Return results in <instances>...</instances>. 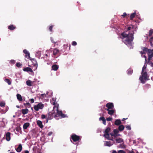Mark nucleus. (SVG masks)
Masks as SVG:
<instances>
[{"instance_id":"f257e3e1","label":"nucleus","mask_w":153,"mask_h":153,"mask_svg":"<svg viewBox=\"0 0 153 153\" xmlns=\"http://www.w3.org/2000/svg\"><path fill=\"white\" fill-rule=\"evenodd\" d=\"M134 27V25H131L130 26L125 28V31L121 34L120 38L122 41L128 46L132 45V42L134 39V31L136 30Z\"/></svg>"},{"instance_id":"f03ea898","label":"nucleus","mask_w":153,"mask_h":153,"mask_svg":"<svg viewBox=\"0 0 153 153\" xmlns=\"http://www.w3.org/2000/svg\"><path fill=\"white\" fill-rule=\"evenodd\" d=\"M149 76L146 71L141 72V75L140 76L139 79L141 83L144 84L146 80H148Z\"/></svg>"},{"instance_id":"7ed1b4c3","label":"nucleus","mask_w":153,"mask_h":153,"mask_svg":"<svg viewBox=\"0 0 153 153\" xmlns=\"http://www.w3.org/2000/svg\"><path fill=\"white\" fill-rule=\"evenodd\" d=\"M81 137L78 136L75 134H73L71 136L70 139H72L74 142H76L81 140Z\"/></svg>"},{"instance_id":"20e7f679","label":"nucleus","mask_w":153,"mask_h":153,"mask_svg":"<svg viewBox=\"0 0 153 153\" xmlns=\"http://www.w3.org/2000/svg\"><path fill=\"white\" fill-rule=\"evenodd\" d=\"M56 108L57 113L59 116H61V118H64L66 117V115L63 114L62 111L59 110L58 106H54L53 108L55 109Z\"/></svg>"},{"instance_id":"39448f33","label":"nucleus","mask_w":153,"mask_h":153,"mask_svg":"<svg viewBox=\"0 0 153 153\" xmlns=\"http://www.w3.org/2000/svg\"><path fill=\"white\" fill-rule=\"evenodd\" d=\"M111 128L109 127H107L104 132V136L105 137H108L109 136V133L111 131Z\"/></svg>"},{"instance_id":"423d86ee","label":"nucleus","mask_w":153,"mask_h":153,"mask_svg":"<svg viewBox=\"0 0 153 153\" xmlns=\"http://www.w3.org/2000/svg\"><path fill=\"white\" fill-rule=\"evenodd\" d=\"M149 36H152L151 37L150 40L149 42L151 45V46L152 45V42L153 41V30H150L149 32Z\"/></svg>"},{"instance_id":"0eeeda50","label":"nucleus","mask_w":153,"mask_h":153,"mask_svg":"<svg viewBox=\"0 0 153 153\" xmlns=\"http://www.w3.org/2000/svg\"><path fill=\"white\" fill-rule=\"evenodd\" d=\"M106 106L107 108V109H113L114 107V104L112 102H109L106 104Z\"/></svg>"},{"instance_id":"6e6552de","label":"nucleus","mask_w":153,"mask_h":153,"mask_svg":"<svg viewBox=\"0 0 153 153\" xmlns=\"http://www.w3.org/2000/svg\"><path fill=\"white\" fill-rule=\"evenodd\" d=\"M33 63V65L36 68L37 67V63L36 59H32L31 58L30 59Z\"/></svg>"},{"instance_id":"1a4fd4ad","label":"nucleus","mask_w":153,"mask_h":153,"mask_svg":"<svg viewBox=\"0 0 153 153\" xmlns=\"http://www.w3.org/2000/svg\"><path fill=\"white\" fill-rule=\"evenodd\" d=\"M53 112H49L48 113V118L47 120V123L48 122V120H51L52 119L53 116Z\"/></svg>"},{"instance_id":"9d476101","label":"nucleus","mask_w":153,"mask_h":153,"mask_svg":"<svg viewBox=\"0 0 153 153\" xmlns=\"http://www.w3.org/2000/svg\"><path fill=\"white\" fill-rule=\"evenodd\" d=\"M107 110L108 111V113L110 115L113 114L116 112L115 110L114 109H112L111 110L107 109Z\"/></svg>"},{"instance_id":"9b49d317","label":"nucleus","mask_w":153,"mask_h":153,"mask_svg":"<svg viewBox=\"0 0 153 153\" xmlns=\"http://www.w3.org/2000/svg\"><path fill=\"white\" fill-rule=\"evenodd\" d=\"M22 145L21 144H20L19 145L18 147L16 149V150L18 152H20L22 150Z\"/></svg>"},{"instance_id":"f8f14e48","label":"nucleus","mask_w":153,"mask_h":153,"mask_svg":"<svg viewBox=\"0 0 153 153\" xmlns=\"http://www.w3.org/2000/svg\"><path fill=\"white\" fill-rule=\"evenodd\" d=\"M59 51L57 48H54L53 50V55L54 56H56L58 54Z\"/></svg>"},{"instance_id":"ddd939ff","label":"nucleus","mask_w":153,"mask_h":153,"mask_svg":"<svg viewBox=\"0 0 153 153\" xmlns=\"http://www.w3.org/2000/svg\"><path fill=\"white\" fill-rule=\"evenodd\" d=\"M6 139L7 141H9L10 140V133L7 132L5 134Z\"/></svg>"},{"instance_id":"4468645a","label":"nucleus","mask_w":153,"mask_h":153,"mask_svg":"<svg viewBox=\"0 0 153 153\" xmlns=\"http://www.w3.org/2000/svg\"><path fill=\"white\" fill-rule=\"evenodd\" d=\"M116 143H124L123 140L122 138H117L116 139Z\"/></svg>"},{"instance_id":"2eb2a0df","label":"nucleus","mask_w":153,"mask_h":153,"mask_svg":"<svg viewBox=\"0 0 153 153\" xmlns=\"http://www.w3.org/2000/svg\"><path fill=\"white\" fill-rule=\"evenodd\" d=\"M23 70L25 71H27V72H30L31 73L33 72L32 69L31 68L28 67L24 68Z\"/></svg>"},{"instance_id":"dca6fc26","label":"nucleus","mask_w":153,"mask_h":153,"mask_svg":"<svg viewBox=\"0 0 153 153\" xmlns=\"http://www.w3.org/2000/svg\"><path fill=\"white\" fill-rule=\"evenodd\" d=\"M16 28V27L14 26L13 25H10L8 27V28L10 30H15Z\"/></svg>"},{"instance_id":"f3484780","label":"nucleus","mask_w":153,"mask_h":153,"mask_svg":"<svg viewBox=\"0 0 153 153\" xmlns=\"http://www.w3.org/2000/svg\"><path fill=\"white\" fill-rule=\"evenodd\" d=\"M37 125L41 128H42L43 126L42 125V123L40 120H38L37 121Z\"/></svg>"},{"instance_id":"a211bd4d","label":"nucleus","mask_w":153,"mask_h":153,"mask_svg":"<svg viewBox=\"0 0 153 153\" xmlns=\"http://www.w3.org/2000/svg\"><path fill=\"white\" fill-rule=\"evenodd\" d=\"M121 124V122L120 119L116 120L114 123L115 125L117 126H119Z\"/></svg>"},{"instance_id":"6ab92c4d","label":"nucleus","mask_w":153,"mask_h":153,"mask_svg":"<svg viewBox=\"0 0 153 153\" xmlns=\"http://www.w3.org/2000/svg\"><path fill=\"white\" fill-rule=\"evenodd\" d=\"M58 66L56 65H53L52 66V68L53 70L57 71L58 69Z\"/></svg>"},{"instance_id":"aec40b11","label":"nucleus","mask_w":153,"mask_h":153,"mask_svg":"<svg viewBox=\"0 0 153 153\" xmlns=\"http://www.w3.org/2000/svg\"><path fill=\"white\" fill-rule=\"evenodd\" d=\"M28 110L27 109H22L21 110L22 113L23 114H25L28 113Z\"/></svg>"},{"instance_id":"412c9836","label":"nucleus","mask_w":153,"mask_h":153,"mask_svg":"<svg viewBox=\"0 0 153 153\" xmlns=\"http://www.w3.org/2000/svg\"><path fill=\"white\" fill-rule=\"evenodd\" d=\"M99 120H100L102 121V123L103 124H104L105 125H106V120L104 117H100L99 118Z\"/></svg>"},{"instance_id":"4be33fe9","label":"nucleus","mask_w":153,"mask_h":153,"mask_svg":"<svg viewBox=\"0 0 153 153\" xmlns=\"http://www.w3.org/2000/svg\"><path fill=\"white\" fill-rule=\"evenodd\" d=\"M119 126L118 127V130L119 131H123L124 128V126L123 125H119Z\"/></svg>"},{"instance_id":"5701e85b","label":"nucleus","mask_w":153,"mask_h":153,"mask_svg":"<svg viewBox=\"0 0 153 153\" xmlns=\"http://www.w3.org/2000/svg\"><path fill=\"white\" fill-rule=\"evenodd\" d=\"M17 99L20 101H22V99L21 95L19 94H18L16 95Z\"/></svg>"},{"instance_id":"b1692460","label":"nucleus","mask_w":153,"mask_h":153,"mask_svg":"<svg viewBox=\"0 0 153 153\" xmlns=\"http://www.w3.org/2000/svg\"><path fill=\"white\" fill-rule=\"evenodd\" d=\"M29 125L30 123H24L23 126L24 129H26Z\"/></svg>"},{"instance_id":"393cba45","label":"nucleus","mask_w":153,"mask_h":153,"mask_svg":"<svg viewBox=\"0 0 153 153\" xmlns=\"http://www.w3.org/2000/svg\"><path fill=\"white\" fill-rule=\"evenodd\" d=\"M37 105L38 106L39 109H42L44 107V105L42 103H39L37 104Z\"/></svg>"},{"instance_id":"a878e982","label":"nucleus","mask_w":153,"mask_h":153,"mask_svg":"<svg viewBox=\"0 0 153 153\" xmlns=\"http://www.w3.org/2000/svg\"><path fill=\"white\" fill-rule=\"evenodd\" d=\"M27 85L29 86H32V82L30 80H28L26 81Z\"/></svg>"},{"instance_id":"bb28decb","label":"nucleus","mask_w":153,"mask_h":153,"mask_svg":"<svg viewBox=\"0 0 153 153\" xmlns=\"http://www.w3.org/2000/svg\"><path fill=\"white\" fill-rule=\"evenodd\" d=\"M136 14L135 12H134L131 14L130 16V19L131 20H132L133 19V18L135 16Z\"/></svg>"},{"instance_id":"cd10ccee","label":"nucleus","mask_w":153,"mask_h":153,"mask_svg":"<svg viewBox=\"0 0 153 153\" xmlns=\"http://www.w3.org/2000/svg\"><path fill=\"white\" fill-rule=\"evenodd\" d=\"M24 105L26 108H30L31 107V105L29 102L24 103Z\"/></svg>"},{"instance_id":"c85d7f7f","label":"nucleus","mask_w":153,"mask_h":153,"mask_svg":"<svg viewBox=\"0 0 153 153\" xmlns=\"http://www.w3.org/2000/svg\"><path fill=\"white\" fill-rule=\"evenodd\" d=\"M105 145L107 146H110L112 145V144H111V143L110 141H106Z\"/></svg>"},{"instance_id":"c756f323","label":"nucleus","mask_w":153,"mask_h":153,"mask_svg":"<svg viewBox=\"0 0 153 153\" xmlns=\"http://www.w3.org/2000/svg\"><path fill=\"white\" fill-rule=\"evenodd\" d=\"M133 72V70L131 69H129L127 70V74L128 75H131Z\"/></svg>"},{"instance_id":"7c9ffc66","label":"nucleus","mask_w":153,"mask_h":153,"mask_svg":"<svg viewBox=\"0 0 153 153\" xmlns=\"http://www.w3.org/2000/svg\"><path fill=\"white\" fill-rule=\"evenodd\" d=\"M149 50V49H148L147 48H143V53H141V54H145L146 52H148V50Z\"/></svg>"},{"instance_id":"2f4dec72","label":"nucleus","mask_w":153,"mask_h":153,"mask_svg":"<svg viewBox=\"0 0 153 153\" xmlns=\"http://www.w3.org/2000/svg\"><path fill=\"white\" fill-rule=\"evenodd\" d=\"M25 57L27 58V59H30V58H31L30 57V54L29 52L27 53H26V54H25Z\"/></svg>"},{"instance_id":"473e14b6","label":"nucleus","mask_w":153,"mask_h":153,"mask_svg":"<svg viewBox=\"0 0 153 153\" xmlns=\"http://www.w3.org/2000/svg\"><path fill=\"white\" fill-rule=\"evenodd\" d=\"M5 81L9 85H10L11 84V82L9 79H5Z\"/></svg>"},{"instance_id":"72a5a7b5","label":"nucleus","mask_w":153,"mask_h":153,"mask_svg":"<svg viewBox=\"0 0 153 153\" xmlns=\"http://www.w3.org/2000/svg\"><path fill=\"white\" fill-rule=\"evenodd\" d=\"M119 132V130L117 129H114L113 130V132L114 133V134H116L118 133Z\"/></svg>"},{"instance_id":"f704fd0d","label":"nucleus","mask_w":153,"mask_h":153,"mask_svg":"<svg viewBox=\"0 0 153 153\" xmlns=\"http://www.w3.org/2000/svg\"><path fill=\"white\" fill-rule=\"evenodd\" d=\"M34 108L36 111H38L39 110L38 106L37 105H35L34 106Z\"/></svg>"},{"instance_id":"c9c22d12","label":"nucleus","mask_w":153,"mask_h":153,"mask_svg":"<svg viewBox=\"0 0 153 153\" xmlns=\"http://www.w3.org/2000/svg\"><path fill=\"white\" fill-rule=\"evenodd\" d=\"M22 65V64L20 62H17L16 64V66L18 68H20Z\"/></svg>"},{"instance_id":"e433bc0d","label":"nucleus","mask_w":153,"mask_h":153,"mask_svg":"<svg viewBox=\"0 0 153 153\" xmlns=\"http://www.w3.org/2000/svg\"><path fill=\"white\" fill-rule=\"evenodd\" d=\"M5 103L3 102H0V106L1 107H3L5 105Z\"/></svg>"},{"instance_id":"4c0bfd02","label":"nucleus","mask_w":153,"mask_h":153,"mask_svg":"<svg viewBox=\"0 0 153 153\" xmlns=\"http://www.w3.org/2000/svg\"><path fill=\"white\" fill-rule=\"evenodd\" d=\"M153 53V50H151L150 49L148 50V54H151Z\"/></svg>"},{"instance_id":"58836bf2","label":"nucleus","mask_w":153,"mask_h":153,"mask_svg":"<svg viewBox=\"0 0 153 153\" xmlns=\"http://www.w3.org/2000/svg\"><path fill=\"white\" fill-rule=\"evenodd\" d=\"M77 43L75 41H74L72 42V45L73 46H75L76 45H77Z\"/></svg>"},{"instance_id":"ea45409f","label":"nucleus","mask_w":153,"mask_h":153,"mask_svg":"<svg viewBox=\"0 0 153 153\" xmlns=\"http://www.w3.org/2000/svg\"><path fill=\"white\" fill-rule=\"evenodd\" d=\"M105 138H107V139H108L109 140H112V141L114 140L112 137H111L110 138L109 136H108V137H105Z\"/></svg>"},{"instance_id":"a19ab883","label":"nucleus","mask_w":153,"mask_h":153,"mask_svg":"<svg viewBox=\"0 0 153 153\" xmlns=\"http://www.w3.org/2000/svg\"><path fill=\"white\" fill-rule=\"evenodd\" d=\"M126 128L128 130H130L131 129V127L130 126H129V125L126 126Z\"/></svg>"},{"instance_id":"79ce46f5","label":"nucleus","mask_w":153,"mask_h":153,"mask_svg":"<svg viewBox=\"0 0 153 153\" xmlns=\"http://www.w3.org/2000/svg\"><path fill=\"white\" fill-rule=\"evenodd\" d=\"M53 25H51L49 27V30L51 32L52 31V28H53Z\"/></svg>"},{"instance_id":"37998d69","label":"nucleus","mask_w":153,"mask_h":153,"mask_svg":"<svg viewBox=\"0 0 153 153\" xmlns=\"http://www.w3.org/2000/svg\"><path fill=\"white\" fill-rule=\"evenodd\" d=\"M117 153H126V152L123 150H120L118 151Z\"/></svg>"},{"instance_id":"c03bdc74","label":"nucleus","mask_w":153,"mask_h":153,"mask_svg":"<svg viewBox=\"0 0 153 153\" xmlns=\"http://www.w3.org/2000/svg\"><path fill=\"white\" fill-rule=\"evenodd\" d=\"M146 68V67L145 66V65H144L143 67L142 68V71L143 72L144 71H146L145 70V69Z\"/></svg>"},{"instance_id":"a18cd8bd","label":"nucleus","mask_w":153,"mask_h":153,"mask_svg":"<svg viewBox=\"0 0 153 153\" xmlns=\"http://www.w3.org/2000/svg\"><path fill=\"white\" fill-rule=\"evenodd\" d=\"M112 118L111 117H109L106 118L107 121H111L112 120Z\"/></svg>"},{"instance_id":"49530a36","label":"nucleus","mask_w":153,"mask_h":153,"mask_svg":"<svg viewBox=\"0 0 153 153\" xmlns=\"http://www.w3.org/2000/svg\"><path fill=\"white\" fill-rule=\"evenodd\" d=\"M148 60H150L151 59L152 57V56H151L149 54H148Z\"/></svg>"},{"instance_id":"de8ad7c7","label":"nucleus","mask_w":153,"mask_h":153,"mask_svg":"<svg viewBox=\"0 0 153 153\" xmlns=\"http://www.w3.org/2000/svg\"><path fill=\"white\" fill-rule=\"evenodd\" d=\"M15 62H16V61L14 60H11L10 61V63L12 64H15Z\"/></svg>"},{"instance_id":"09e8293b","label":"nucleus","mask_w":153,"mask_h":153,"mask_svg":"<svg viewBox=\"0 0 153 153\" xmlns=\"http://www.w3.org/2000/svg\"><path fill=\"white\" fill-rule=\"evenodd\" d=\"M46 118V116L44 114H42L41 115V118L42 119H44L45 118Z\"/></svg>"},{"instance_id":"8fccbe9b","label":"nucleus","mask_w":153,"mask_h":153,"mask_svg":"<svg viewBox=\"0 0 153 153\" xmlns=\"http://www.w3.org/2000/svg\"><path fill=\"white\" fill-rule=\"evenodd\" d=\"M23 52L25 54H26V53H29V52H28V51L26 49H24L23 51Z\"/></svg>"},{"instance_id":"3c124183","label":"nucleus","mask_w":153,"mask_h":153,"mask_svg":"<svg viewBox=\"0 0 153 153\" xmlns=\"http://www.w3.org/2000/svg\"><path fill=\"white\" fill-rule=\"evenodd\" d=\"M30 103H32L34 102V100L33 98H32V99H30Z\"/></svg>"},{"instance_id":"603ef678","label":"nucleus","mask_w":153,"mask_h":153,"mask_svg":"<svg viewBox=\"0 0 153 153\" xmlns=\"http://www.w3.org/2000/svg\"><path fill=\"white\" fill-rule=\"evenodd\" d=\"M120 135V134H118V133H117V134H114V137L116 138L117 137L119 136Z\"/></svg>"},{"instance_id":"864d4df0","label":"nucleus","mask_w":153,"mask_h":153,"mask_svg":"<svg viewBox=\"0 0 153 153\" xmlns=\"http://www.w3.org/2000/svg\"><path fill=\"white\" fill-rule=\"evenodd\" d=\"M127 16V14L126 13H123V14L122 15V16H123V17H125L126 16Z\"/></svg>"},{"instance_id":"5fc2aeb1","label":"nucleus","mask_w":153,"mask_h":153,"mask_svg":"<svg viewBox=\"0 0 153 153\" xmlns=\"http://www.w3.org/2000/svg\"><path fill=\"white\" fill-rule=\"evenodd\" d=\"M52 133H53L52 132L50 131L48 133V136H50L52 134Z\"/></svg>"},{"instance_id":"6e6d98bb","label":"nucleus","mask_w":153,"mask_h":153,"mask_svg":"<svg viewBox=\"0 0 153 153\" xmlns=\"http://www.w3.org/2000/svg\"><path fill=\"white\" fill-rule=\"evenodd\" d=\"M109 134V135H111L112 137H114V133H111Z\"/></svg>"},{"instance_id":"4d7b16f0","label":"nucleus","mask_w":153,"mask_h":153,"mask_svg":"<svg viewBox=\"0 0 153 153\" xmlns=\"http://www.w3.org/2000/svg\"><path fill=\"white\" fill-rule=\"evenodd\" d=\"M51 41L52 42L55 44L56 42L53 39H51Z\"/></svg>"},{"instance_id":"13d9d810","label":"nucleus","mask_w":153,"mask_h":153,"mask_svg":"<svg viewBox=\"0 0 153 153\" xmlns=\"http://www.w3.org/2000/svg\"><path fill=\"white\" fill-rule=\"evenodd\" d=\"M112 153H117L115 150H113Z\"/></svg>"},{"instance_id":"bf43d9fd","label":"nucleus","mask_w":153,"mask_h":153,"mask_svg":"<svg viewBox=\"0 0 153 153\" xmlns=\"http://www.w3.org/2000/svg\"><path fill=\"white\" fill-rule=\"evenodd\" d=\"M25 153H29V152H28V151H27V150H25Z\"/></svg>"},{"instance_id":"052dcab7","label":"nucleus","mask_w":153,"mask_h":153,"mask_svg":"<svg viewBox=\"0 0 153 153\" xmlns=\"http://www.w3.org/2000/svg\"><path fill=\"white\" fill-rule=\"evenodd\" d=\"M151 66L152 67H153V63H151Z\"/></svg>"},{"instance_id":"680f3d73","label":"nucleus","mask_w":153,"mask_h":153,"mask_svg":"<svg viewBox=\"0 0 153 153\" xmlns=\"http://www.w3.org/2000/svg\"><path fill=\"white\" fill-rule=\"evenodd\" d=\"M126 120V119H125V118H123V119H122V121H124V120Z\"/></svg>"},{"instance_id":"e2e57ef3","label":"nucleus","mask_w":153,"mask_h":153,"mask_svg":"<svg viewBox=\"0 0 153 153\" xmlns=\"http://www.w3.org/2000/svg\"><path fill=\"white\" fill-rule=\"evenodd\" d=\"M150 55H151V56H152V57H153V53L150 54Z\"/></svg>"},{"instance_id":"0e129e2a","label":"nucleus","mask_w":153,"mask_h":153,"mask_svg":"<svg viewBox=\"0 0 153 153\" xmlns=\"http://www.w3.org/2000/svg\"><path fill=\"white\" fill-rule=\"evenodd\" d=\"M16 107L18 108H19V106L18 105H17Z\"/></svg>"},{"instance_id":"69168bd1","label":"nucleus","mask_w":153,"mask_h":153,"mask_svg":"<svg viewBox=\"0 0 153 153\" xmlns=\"http://www.w3.org/2000/svg\"><path fill=\"white\" fill-rule=\"evenodd\" d=\"M56 117H57V115H55V116H54L55 118H56Z\"/></svg>"},{"instance_id":"338daca9","label":"nucleus","mask_w":153,"mask_h":153,"mask_svg":"<svg viewBox=\"0 0 153 153\" xmlns=\"http://www.w3.org/2000/svg\"><path fill=\"white\" fill-rule=\"evenodd\" d=\"M10 153H15V152H11Z\"/></svg>"},{"instance_id":"774afa93","label":"nucleus","mask_w":153,"mask_h":153,"mask_svg":"<svg viewBox=\"0 0 153 153\" xmlns=\"http://www.w3.org/2000/svg\"><path fill=\"white\" fill-rule=\"evenodd\" d=\"M143 53V51H142L141 52V53Z\"/></svg>"}]
</instances>
